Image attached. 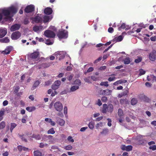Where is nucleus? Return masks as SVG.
Here are the masks:
<instances>
[{
  "mask_svg": "<svg viewBox=\"0 0 156 156\" xmlns=\"http://www.w3.org/2000/svg\"><path fill=\"white\" fill-rule=\"evenodd\" d=\"M17 12L16 9L13 7H11L7 9H4L2 10V13L5 16V19H10L12 16H10L12 14H15Z\"/></svg>",
  "mask_w": 156,
  "mask_h": 156,
  "instance_id": "f257e3e1",
  "label": "nucleus"
},
{
  "mask_svg": "<svg viewBox=\"0 0 156 156\" xmlns=\"http://www.w3.org/2000/svg\"><path fill=\"white\" fill-rule=\"evenodd\" d=\"M57 36L59 39H65L68 37V32L65 30H59Z\"/></svg>",
  "mask_w": 156,
  "mask_h": 156,
  "instance_id": "f03ea898",
  "label": "nucleus"
},
{
  "mask_svg": "<svg viewBox=\"0 0 156 156\" xmlns=\"http://www.w3.org/2000/svg\"><path fill=\"white\" fill-rule=\"evenodd\" d=\"M43 15L41 14H38L34 17H32L31 20L37 23H41L43 22Z\"/></svg>",
  "mask_w": 156,
  "mask_h": 156,
  "instance_id": "7ed1b4c3",
  "label": "nucleus"
},
{
  "mask_svg": "<svg viewBox=\"0 0 156 156\" xmlns=\"http://www.w3.org/2000/svg\"><path fill=\"white\" fill-rule=\"evenodd\" d=\"M44 36L47 37L54 38L55 36L54 32L52 31L47 30L44 32Z\"/></svg>",
  "mask_w": 156,
  "mask_h": 156,
  "instance_id": "20e7f679",
  "label": "nucleus"
},
{
  "mask_svg": "<svg viewBox=\"0 0 156 156\" xmlns=\"http://www.w3.org/2000/svg\"><path fill=\"white\" fill-rule=\"evenodd\" d=\"M54 108L56 110L60 112L63 109V106L60 102L57 101L55 103L54 105Z\"/></svg>",
  "mask_w": 156,
  "mask_h": 156,
  "instance_id": "39448f33",
  "label": "nucleus"
},
{
  "mask_svg": "<svg viewBox=\"0 0 156 156\" xmlns=\"http://www.w3.org/2000/svg\"><path fill=\"white\" fill-rule=\"evenodd\" d=\"M39 55V52L34 51L30 54V57L32 59H35L36 61H38L40 59Z\"/></svg>",
  "mask_w": 156,
  "mask_h": 156,
  "instance_id": "423d86ee",
  "label": "nucleus"
},
{
  "mask_svg": "<svg viewBox=\"0 0 156 156\" xmlns=\"http://www.w3.org/2000/svg\"><path fill=\"white\" fill-rule=\"evenodd\" d=\"M34 10V7L33 5H30L27 6L24 9V12L26 13H29L33 12Z\"/></svg>",
  "mask_w": 156,
  "mask_h": 156,
  "instance_id": "0eeeda50",
  "label": "nucleus"
},
{
  "mask_svg": "<svg viewBox=\"0 0 156 156\" xmlns=\"http://www.w3.org/2000/svg\"><path fill=\"white\" fill-rule=\"evenodd\" d=\"M21 36V33L18 31L13 32L11 35V38L12 40H16L19 38Z\"/></svg>",
  "mask_w": 156,
  "mask_h": 156,
  "instance_id": "6e6552de",
  "label": "nucleus"
},
{
  "mask_svg": "<svg viewBox=\"0 0 156 156\" xmlns=\"http://www.w3.org/2000/svg\"><path fill=\"white\" fill-rule=\"evenodd\" d=\"M61 84V82L60 80L56 81L52 85L51 88L53 90H55L58 89Z\"/></svg>",
  "mask_w": 156,
  "mask_h": 156,
  "instance_id": "1a4fd4ad",
  "label": "nucleus"
},
{
  "mask_svg": "<svg viewBox=\"0 0 156 156\" xmlns=\"http://www.w3.org/2000/svg\"><path fill=\"white\" fill-rule=\"evenodd\" d=\"M149 58L151 61H154L156 58V51L150 53L149 55Z\"/></svg>",
  "mask_w": 156,
  "mask_h": 156,
  "instance_id": "9d476101",
  "label": "nucleus"
},
{
  "mask_svg": "<svg viewBox=\"0 0 156 156\" xmlns=\"http://www.w3.org/2000/svg\"><path fill=\"white\" fill-rule=\"evenodd\" d=\"M20 27V25L18 24H16L12 25L10 28L11 31H14L19 30Z\"/></svg>",
  "mask_w": 156,
  "mask_h": 156,
  "instance_id": "9b49d317",
  "label": "nucleus"
},
{
  "mask_svg": "<svg viewBox=\"0 0 156 156\" xmlns=\"http://www.w3.org/2000/svg\"><path fill=\"white\" fill-rule=\"evenodd\" d=\"M12 50V47L11 46L7 47L5 50L2 51V53L4 55H7L10 53Z\"/></svg>",
  "mask_w": 156,
  "mask_h": 156,
  "instance_id": "f8f14e48",
  "label": "nucleus"
},
{
  "mask_svg": "<svg viewBox=\"0 0 156 156\" xmlns=\"http://www.w3.org/2000/svg\"><path fill=\"white\" fill-rule=\"evenodd\" d=\"M112 90L109 89L103 90L102 91L101 94L103 95L108 96L111 94Z\"/></svg>",
  "mask_w": 156,
  "mask_h": 156,
  "instance_id": "ddd939ff",
  "label": "nucleus"
},
{
  "mask_svg": "<svg viewBox=\"0 0 156 156\" xmlns=\"http://www.w3.org/2000/svg\"><path fill=\"white\" fill-rule=\"evenodd\" d=\"M53 11L52 9L50 7H47L45 9L44 13L47 15H51L52 14Z\"/></svg>",
  "mask_w": 156,
  "mask_h": 156,
  "instance_id": "4468645a",
  "label": "nucleus"
},
{
  "mask_svg": "<svg viewBox=\"0 0 156 156\" xmlns=\"http://www.w3.org/2000/svg\"><path fill=\"white\" fill-rule=\"evenodd\" d=\"M44 29V27L42 25L39 26H35L33 28V30L35 32H37L38 31H41Z\"/></svg>",
  "mask_w": 156,
  "mask_h": 156,
  "instance_id": "2eb2a0df",
  "label": "nucleus"
},
{
  "mask_svg": "<svg viewBox=\"0 0 156 156\" xmlns=\"http://www.w3.org/2000/svg\"><path fill=\"white\" fill-rule=\"evenodd\" d=\"M7 33L6 29H0V38L4 37L7 34Z\"/></svg>",
  "mask_w": 156,
  "mask_h": 156,
  "instance_id": "dca6fc26",
  "label": "nucleus"
},
{
  "mask_svg": "<svg viewBox=\"0 0 156 156\" xmlns=\"http://www.w3.org/2000/svg\"><path fill=\"white\" fill-rule=\"evenodd\" d=\"M52 17L51 16H48L45 15L43 17V16L42 18H43L44 20H43V22L45 23L48 22L50 20H51Z\"/></svg>",
  "mask_w": 156,
  "mask_h": 156,
  "instance_id": "f3484780",
  "label": "nucleus"
},
{
  "mask_svg": "<svg viewBox=\"0 0 156 156\" xmlns=\"http://www.w3.org/2000/svg\"><path fill=\"white\" fill-rule=\"evenodd\" d=\"M56 119V122L57 123H58L61 126H64L65 123V121L63 119L58 118Z\"/></svg>",
  "mask_w": 156,
  "mask_h": 156,
  "instance_id": "a211bd4d",
  "label": "nucleus"
},
{
  "mask_svg": "<svg viewBox=\"0 0 156 156\" xmlns=\"http://www.w3.org/2000/svg\"><path fill=\"white\" fill-rule=\"evenodd\" d=\"M53 139V136L51 135H44L43 138V139L44 141H46L48 140L51 141Z\"/></svg>",
  "mask_w": 156,
  "mask_h": 156,
  "instance_id": "6ab92c4d",
  "label": "nucleus"
},
{
  "mask_svg": "<svg viewBox=\"0 0 156 156\" xmlns=\"http://www.w3.org/2000/svg\"><path fill=\"white\" fill-rule=\"evenodd\" d=\"M127 81L125 80H118L114 82L113 84L114 85L116 86L118 84H121L122 83H125Z\"/></svg>",
  "mask_w": 156,
  "mask_h": 156,
  "instance_id": "aec40b11",
  "label": "nucleus"
},
{
  "mask_svg": "<svg viewBox=\"0 0 156 156\" xmlns=\"http://www.w3.org/2000/svg\"><path fill=\"white\" fill-rule=\"evenodd\" d=\"M17 147L19 151L20 152L22 150L24 151H27L28 149V148L22 146L21 145L18 146Z\"/></svg>",
  "mask_w": 156,
  "mask_h": 156,
  "instance_id": "412c9836",
  "label": "nucleus"
},
{
  "mask_svg": "<svg viewBox=\"0 0 156 156\" xmlns=\"http://www.w3.org/2000/svg\"><path fill=\"white\" fill-rule=\"evenodd\" d=\"M108 110V105L106 104H104L103 105V108L102 109V112L104 113H105Z\"/></svg>",
  "mask_w": 156,
  "mask_h": 156,
  "instance_id": "4be33fe9",
  "label": "nucleus"
},
{
  "mask_svg": "<svg viewBox=\"0 0 156 156\" xmlns=\"http://www.w3.org/2000/svg\"><path fill=\"white\" fill-rule=\"evenodd\" d=\"M113 110V106L112 104H110L108 106V112L112 113Z\"/></svg>",
  "mask_w": 156,
  "mask_h": 156,
  "instance_id": "5701e85b",
  "label": "nucleus"
},
{
  "mask_svg": "<svg viewBox=\"0 0 156 156\" xmlns=\"http://www.w3.org/2000/svg\"><path fill=\"white\" fill-rule=\"evenodd\" d=\"M0 42L1 43H7L9 42V40L7 37L0 39Z\"/></svg>",
  "mask_w": 156,
  "mask_h": 156,
  "instance_id": "b1692460",
  "label": "nucleus"
},
{
  "mask_svg": "<svg viewBox=\"0 0 156 156\" xmlns=\"http://www.w3.org/2000/svg\"><path fill=\"white\" fill-rule=\"evenodd\" d=\"M40 84V82L38 81H36L34 83L32 87L31 88L32 90H34Z\"/></svg>",
  "mask_w": 156,
  "mask_h": 156,
  "instance_id": "393cba45",
  "label": "nucleus"
},
{
  "mask_svg": "<svg viewBox=\"0 0 156 156\" xmlns=\"http://www.w3.org/2000/svg\"><path fill=\"white\" fill-rule=\"evenodd\" d=\"M123 61L124 64H129L130 62V58L129 57H126L123 59Z\"/></svg>",
  "mask_w": 156,
  "mask_h": 156,
  "instance_id": "a878e982",
  "label": "nucleus"
},
{
  "mask_svg": "<svg viewBox=\"0 0 156 156\" xmlns=\"http://www.w3.org/2000/svg\"><path fill=\"white\" fill-rule=\"evenodd\" d=\"M79 88V86L74 85L71 87L70 90L71 91L73 92L78 89Z\"/></svg>",
  "mask_w": 156,
  "mask_h": 156,
  "instance_id": "bb28decb",
  "label": "nucleus"
},
{
  "mask_svg": "<svg viewBox=\"0 0 156 156\" xmlns=\"http://www.w3.org/2000/svg\"><path fill=\"white\" fill-rule=\"evenodd\" d=\"M34 156H41L42 153L38 150L34 151Z\"/></svg>",
  "mask_w": 156,
  "mask_h": 156,
  "instance_id": "cd10ccee",
  "label": "nucleus"
},
{
  "mask_svg": "<svg viewBox=\"0 0 156 156\" xmlns=\"http://www.w3.org/2000/svg\"><path fill=\"white\" fill-rule=\"evenodd\" d=\"M36 109L35 107L33 106L30 107H27L26 108V109L29 112H31L33 111H34Z\"/></svg>",
  "mask_w": 156,
  "mask_h": 156,
  "instance_id": "c85d7f7f",
  "label": "nucleus"
},
{
  "mask_svg": "<svg viewBox=\"0 0 156 156\" xmlns=\"http://www.w3.org/2000/svg\"><path fill=\"white\" fill-rule=\"evenodd\" d=\"M142 58L140 56H138L137 57V58L135 60L134 62L136 63H138L141 61Z\"/></svg>",
  "mask_w": 156,
  "mask_h": 156,
  "instance_id": "c756f323",
  "label": "nucleus"
},
{
  "mask_svg": "<svg viewBox=\"0 0 156 156\" xmlns=\"http://www.w3.org/2000/svg\"><path fill=\"white\" fill-rule=\"evenodd\" d=\"M6 125L5 122L4 121H2L0 123V129H3Z\"/></svg>",
  "mask_w": 156,
  "mask_h": 156,
  "instance_id": "7c9ffc66",
  "label": "nucleus"
},
{
  "mask_svg": "<svg viewBox=\"0 0 156 156\" xmlns=\"http://www.w3.org/2000/svg\"><path fill=\"white\" fill-rule=\"evenodd\" d=\"M17 125L15 123H11L10 128V130L11 132H12L13 129Z\"/></svg>",
  "mask_w": 156,
  "mask_h": 156,
  "instance_id": "2f4dec72",
  "label": "nucleus"
},
{
  "mask_svg": "<svg viewBox=\"0 0 156 156\" xmlns=\"http://www.w3.org/2000/svg\"><path fill=\"white\" fill-rule=\"evenodd\" d=\"M137 102V101L136 99L133 98L131 100V104L132 105H136Z\"/></svg>",
  "mask_w": 156,
  "mask_h": 156,
  "instance_id": "473e14b6",
  "label": "nucleus"
},
{
  "mask_svg": "<svg viewBox=\"0 0 156 156\" xmlns=\"http://www.w3.org/2000/svg\"><path fill=\"white\" fill-rule=\"evenodd\" d=\"M55 133V131L54 130V129L53 128H52L50 129L49 130H48L47 131V133L48 134H54Z\"/></svg>",
  "mask_w": 156,
  "mask_h": 156,
  "instance_id": "72a5a7b5",
  "label": "nucleus"
},
{
  "mask_svg": "<svg viewBox=\"0 0 156 156\" xmlns=\"http://www.w3.org/2000/svg\"><path fill=\"white\" fill-rule=\"evenodd\" d=\"M32 137L34 138H35L37 140H39L41 139V137L40 135L38 134H33L32 135Z\"/></svg>",
  "mask_w": 156,
  "mask_h": 156,
  "instance_id": "f704fd0d",
  "label": "nucleus"
},
{
  "mask_svg": "<svg viewBox=\"0 0 156 156\" xmlns=\"http://www.w3.org/2000/svg\"><path fill=\"white\" fill-rule=\"evenodd\" d=\"M108 81H105V82H101L100 83V85L101 86H104L105 87H108L109 86V85L108 83Z\"/></svg>",
  "mask_w": 156,
  "mask_h": 156,
  "instance_id": "c9c22d12",
  "label": "nucleus"
},
{
  "mask_svg": "<svg viewBox=\"0 0 156 156\" xmlns=\"http://www.w3.org/2000/svg\"><path fill=\"white\" fill-rule=\"evenodd\" d=\"M118 114L119 116L120 117H121L123 115V112L121 108H119L118 109Z\"/></svg>",
  "mask_w": 156,
  "mask_h": 156,
  "instance_id": "e433bc0d",
  "label": "nucleus"
},
{
  "mask_svg": "<svg viewBox=\"0 0 156 156\" xmlns=\"http://www.w3.org/2000/svg\"><path fill=\"white\" fill-rule=\"evenodd\" d=\"M19 136L21 138V140L26 142H27V140L25 137H24V135H19Z\"/></svg>",
  "mask_w": 156,
  "mask_h": 156,
  "instance_id": "4c0bfd02",
  "label": "nucleus"
},
{
  "mask_svg": "<svg viewBox=\"0 0 156 156\" xmlns=\"http://www.w3.org/2000/svg\"><path fill=\"white\" fill-rule=\"evenodd\" d=\"M125 28H126V24L123 23L122 24L120 27H119L118 30H120L121 29H124Z\"/></svg>",
  "mask_w": 156,
  "mask_h": 156,
  "instance_id": "58836bf2",
  "label": "nucleus"
},
{
  "mask_svg": "<svg viewBox=\"0 0 156 156\" xmlns=\"http://www.w3.org/2000/svg\"><path fill=\"white\" fill-rule=\"evenodd\" d=\"M127 102L128 101H127V100L126 99H120V104L122 105L124 104L125 103L127 104Z\"/></svg>",
  "mask_w": 156,
  "mask_h": 156,
  "instance_id": "ea45409f",
  "label": "nucleus"
},
{
  "mask_svg": "<svg viewBox=\"0 0 156 156\" xmlns=\"http://www.w3.org/2000/svg\"><path fill=\"white\" fill-rule=\"evenodd\" d=\"M94 123L93 122H90L88 125V127L91 129H93L94 128Z\"/></svg>",
  "mask_w": 156,
  "mask_h": 156,
  "instance_id": "a19ab883",
  "label": "nucleus"
},
{
  "mask_svg": "<svg viewBox=\"0 0 156 156\" xmlns=\"http://www.w3.org/2000/svg\"><path fill=\"white\" fill-rule=\"evenodd\" d=\"M74 84H75L77 85V86H79L81 84V82L80 80L77 79L74 82Z\"/></svg>",
  "mask_w": 156,
  "mask_h": 156,
  "instance_id": "79ce46f5",
  "label": "nucleus"
},
{
  "mask_svg": "<svg viewBox=\"0 0 156 156\" xmlns=\"http://www.w3.org/2000/svg\"><path fill=\"white\" fill-rule=\"evenodd\" d=\"M108 132V129H103V131L101 132V134H104L106 135Z\"/></svg>",
  "mask_w": 156,
  "mask_h": 156,
  "instance_id": "37998d69",
  "label": "nucleus"
},
{
  "mask_svg": "<svg viewBox=\"0 0 156 156\" xmlns=\"http://www.w3.org/2000/svg\"><path fill=\"white\" fill-rule=\"evenodd\" d=\"M72 146L70 145L66 146L64 147V149L66 150H72Z\"/></svg>",
  "mask_w": 156,
  "mask_h": 156,
  "instance_id": "c03bdc74",
  "label": "nucleus"
},
{
  "mask_svg": "<svg viewBox=\"0 0 156 156\" xmlns=\"http://www.w3.org/2000/svg\"><path fill=\"white\" fill-rule=\"evenodd\" d=\"M133 147L130 145H128L126 146V150L127 151H131L132 150Z\"/></svg>",
  "mask_w": 156,
  "mask_h": 156,
  "instance_id": "a18cd8bd",
  "label": "nucleus"
},
{
  "mask_svg": "<svg viewBox=\"0 0 156 156\" xmlns=\"http://www.w3.org/2000/svg\"><path fill=\"white\" fill-rule=\"evenodd\" d=\"M140 98L141 100L144 101H147V99H148V98L147 97L143 95H141L140 96Z\"/></svg>",
  "mask_w": 156,
  "mask_h": 156,
  "instance_id": "49530a36",
  "label": "nucleus"
},
{
  "mask_svg": "<svg viewBox=\"0 0 156 156\" xmlns=\"http://www.w3.org/2000/svg\"><path fill=\"white\" fill-rule=\"evenodd\" d=\"M94 70V69L93 67H90L88 68L86 72H84V74H86L87 73H90L92 71Z\"/></svg>",
  "mask_w": 156,
  "mask_h": 156,
  "instance_id": "de8ad7c7",
  "label": "nucleus"
},
{
  "mask_svg": "<svg viewBox=\"0 0 156 156\" xmlns=\"http://www.w3.org/2000/svg\"><path fill=\"white\" fill-rule=\"evenodd\" d=\"M46 41L45 44L47 45H51L53 44V42L51 41L50 39H47Z\"/></svg>",
  "mask_w": 156,
  "mask_h": 156,
  "instance_id": "09e8293b",
  "label": "nucleus"
},
{
  "mask_svg": "<svg viewBox=\"0 0 156 156\" xmlns=\"http://www.w3.org/2000/svg\"><path fill=\"white\" fill-rule=\"evenodd\" d=\"M67 140L68 141L72 143L74 142V140L73 139L72 137L71 136H69L68 137Z\"/></svg>",
  "mask_w": 156,
  "mask_h": 156,
  "instance_id": "8fccbe9b",
  "label": "nucleus"
},
{
  "mask_svg": "<svg viewBox=\"0 0 156 156\" xmlns=\"http://www.w3.org/2000/svg\"><path fill=\"white\" fill-rule=\"evenodd\" d=\"M101 100L103 102H106L108 100L106 96H103L101 98Z\"/></svg>",
  "mask_w": 156,
  "mask_h": 156,
  "instance_id": "3c124183",
  "label": "nucleus"
},
{
  "mask_svg": "<svg viewBox=\"0 0 156 156\" xmlns=\"http://www.w3.org/2000/svg\"><path fill=\"white\" fill-rule=\"evenodd\" d=\"M149 149H150L152 150L153 151L156 150V145H153L152 146H150L149 147Z\"/></svg>",
  "mask_w": 156,
  "mask_h": 156,
  "instance_id": "603ef678",
  "label": "nucleus"
},
{
  "mask_svg": "<svg viewBox=\"0 0 156 156\" xmlns=\"http://www.w3.org/2000/svg\"><path fill=\"white\" fill-rule=\"evenodd\" d=\"M140 75H141L144 74L145 73V71L142 69H140L139 70Z\"/></svg>",
  "mask_w": 156,
  "mask_h": 156,
  "instance_id": "864d4df0",
  "label": "nucleus"
},
{
  "mask_svg": "<svg viewBox=\"0 0 156 156\" xmlns=\"http://www.w3.org/2000/svg\"><path fill=\"white\" fill-rule=\"evenodd\" d=\"M116 38L117 39V41L118 42L121 41L123 39L122 36L121 35L119 36L118 37H116Z\"/></svg>",
  "mask_w": 156,
  "mask_h": 156,
  "instance_id": "5fc2aeb1",
  "label": "nucleus"
},
{
  "mask_svg": "<svg viewBox=\"0 0 156 156\" xmlns=\"http://www.w3.org/2000/svg\"><path fill=\"white\" fill-rule=\"evenodd\" d=\"M115 79H116V78L115 76H113L112 77H110L108 78V81H109L110 82H111V81H113Z\"/></svg>",
  "mask_w": 156,
  "mask_h": 156,
  "instance_id": "6e6d98bb",
  "label": "nucleus"
},
{
  "mask_svg": "<svg viewBox=\"0 0 156 156\" xmlns=\"http://www.w3.org/2000/svg\"><path fill=\"white\" fill-rule=\"evenodd\" d=\"M107 120L108 121V125L109 126H112V124H111V122H112V120L111 119L108 118L107 119Z\"/></svg>",
  "mask_w": 156,
  "mask_h": 156,
  "instance_id": "4d7b16f0",
  "label": "nucleus"
},
{
  "mask_svg": "<svg viewBox=\"0 0 156 156\" xmlns=\"http://www.w3.org/2000/svg\"><path fill=\"white\" fill-rule=\"evenodd\" d=\"M102 58V57L101 56V57H99L98 58L96 59V60H95L94 61V63H96L98 62H99V61H101V60Z\"/></svg>",
  "mask_w": 156,
  "mask_h": 156,
  "instance_id": "13d9d810",
  "label": "nucleus"
},
{
  "mask_svg": "<svg viewBox=\"0 0 156 156\" xmlns=\"http://www.w3.org/2000/svg\"><path fill=\"white\" fill-rule=\"evenodd\" d=\"M108 31L109 33H113V31H114V29L112 27H109L108 28Z\"/></svg>",
  "mask_w": 156,
  "mask_h": 156,
  "instance_id": "bf43d9fd",
  "label": "nucleus"
},
{
  "mask_svg": "<svg viewBox=\"0 0 156 156\" xmlns=\"http://www.w3.org/2000/svg\"><path fill=\"white\" fill-rule=\"evenodd\" d=\"M64 113L65 115L67 113V108L66 106H65L64 108Z\"/></svg>",
  "mask_w": 156,
  "mask_h": 156,
  "instance_id": "052dcab7",
  "label": "nucleus"
},
{
  "mask_svg": "<svg viewBox=\"0 0 156 156\" xmlns=\"http://www.w3.org/2000/svg\"><path fill=\"white\" fill-rule=\"evenodd\" d=\"M102 123L101 122L100 123H97L96 124V127L97 129H98L99 127H102Z\"/></svg>",
  "mask_w": 156,
  "mask_h": 156,
  "instance_id": "680f3d73",
  "label": "nucleus"
},
{
  "mask_svg": "<svg viewBox=\"0 0 156 156\" xmlns=\"http://www.w3.org/2000/svg\"><path fill=\"white\" fill-rule=\"evenodd\" d=\"M29 23V21L27 19H25L23 21V23L24 24L26 25Z\"/></svg>",
  "mask_w": 156,
  "mask_h": 156,
  "instance_id": "e2e57ef3",
  "label": "nucleus"
},
{
  "mask_svg": "<svg viewBox=\"0 0 156 156\" xmlns=\"http://www.w3.org/2000/svg\"><path fill=\"white\" fill-rule=\"evenodd\" d=\"M20 89V88L19 86H17L14 89V92L16 93L18 92V91H19Z\"/></svg>",
  "mask_w": 156,
  "mask_h": 156,
  "instance_id": "0e129e2a",
  "label": "nucleus"
},
{
  "mask_svg": "<svg viewBox=\"0 0 156 156\" xmlns=\"http://www.w3.org/2000/svg\"><path fill=\"white\" fill-rule=\"evenodd\" d=\"M151 77L153 81L156 82V76H155L153 75H151Z\"/></svg>",
  "mask_w": 156,
  "mask_h": 156,
  "instance_id": "69168bd1",
  "label": "nucleus"
},
{
  "mask_svg": "<svg viewBox=\"0 0 156 156\" xmlns=\"http://www.w3.org/2000/svg\"><path fill=\"white\" fill-rule=\"evenodd\" d=\"M145 85L148 87H151L152 85V84H151L150 83L147 82L145 83Z\"/></svg>",
  "mask_w": 156,
  "mask_h": 156,
  "instance_id": "338daca9",
  "label": "nucleus"
},
{
  "mask_svg": "<svg viewBox=\"0 0 156 156\" xmlns=\"http://www.w3.org/2000/svg\"><path fill=\"white\" fill-rule=\"evenodd\" d=\"M73 76V74L70 75L69 76L67 77V80L69 81L71 80L72 79Z\"/></svg>",
  "mask_w": 156,
  "mask_h": 156,
  "instance_id": "774afa93",
  "label": "nucleus"
}]
</instances>
